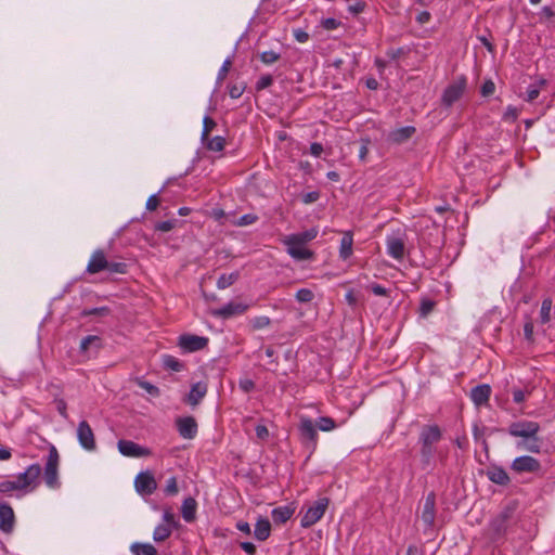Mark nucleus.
<instances>
[{
  "label": "nucleus",
  "instance_id": "f257e3e1",
  "mask_svg": "<svg viewBox=\"0 0 555 555\" xmlns=\"http://www.w3.org/2000/svg\"><path fill=\"white\" fill-rule=\"evenodd\" d=\"M539 431V423L527 420L513 422L507 428V433L511 436L521 438L516 443L517 448L532 453H539L541 450V439L538 437Z\"/></svg>",
  "mask_w": 555,
  "mask_h": 555
},
{
  "label": "nucleus",
  "instance_id": "c03bdc74",
  "mask_svg": "<svg viewBox=\"0 0 555 555\" xmlns=\"http://www.w3.org/2000/svg\"><path fill=\"white\" fill-rule=\"evenodd\" d=\"M232 66V60L231 57H228L223 64L221 65L219 72H218V75H217V85H221L222 81L225 79L230 68Z\"/></svg>",
  "mask_w": 555,
  "mask_h": 555
},
{
  "label": "nucleus",
  "instance_id": "37998d69",
  "mask_svg": "<svg viewBox=\"0 0 555 555\" xmlns=\"http://www.w3.org/2000/svg\"><path fill=\"white\" fill-rule=\"evenodd\" d=\"M259 57H260L262 63H264L267 65H270V64H273L276 61H279L280 57H281V54L279 52L273 51V50H270V51L262 52L259 55Z\"/></svg>",
  "mask_w": 555,
  "mask_h": 555
},
{
  "label": "nucleus",
  "instance_id": "cd10ccee",
  "mask_svg": "<svg viewBox=\"0 0 555 555\" xmlns=\"http://www.w3.org/2000/svg\"><path fill=\"white\" fill-rule=\"evenodd\" d=\"M271 525L267 518H259L255 525L254 535L259 541H264L270 537Z\"/></svg>",
  "mask_w": 555,
  "mask_h": 555
},
{
  "label": "nucleus",
  "instance_id": "f8f14e48",
  "mask_svg": "<svg viewBox=\"0 0 555 555\" xmlns=\"http://www.w3.org/2000/svg\"><path fill=\"white\" fill-rule=\"evenodd\" d=\"M208 344V338L197 335L184 334L179 337V347L186 352H194L204 349Z\"/></svg>",
  "mask_w": 555,
  "mask_h": 555
},
{
  "label": "nucleus",
  "instance_id": "0e129e2a",
  "mask_svg": "<svg viewBox=\"0 0 555 555\" xmlns=\"http://www.w3.org/2000/svg\"><path fill=\"white\" fill-rule=\"evenodd\" d=\"M240 388H241L244 392L248 393V392H250L251 390H254V388H255V383H254L251 379H249V378L241 379V380H240Z\"/></svg>",
  "mask_w": 555,
  "mask_h": 555
},
{
  "label": "nucleus",
  "instance_id": "3c124183",
  "mask_svg": "<svg viewBox=\"0 0 555 555\" xmlns=\"http://www.w3.org/2000/svg\"><path fill=\"white\" fill-rule=\"evenodd\" d=\"M273 83V78L271 75H262L258 81L256 82V90L261 91L263 89L269 88Z\"/></svg>",
  "mask_w": 555,
  "mask_h": 555
},
{
  "label": "nucleus",
  "instance_id": "2eb2a0df",
  "mask_svg": "<svg viewBox=\"0 0 555 555\" xmlns=\"http://www.w3.org/2000/svg\"><path fill=\"white\" fill-rule=\"evenodd\" d=\"M15 526V515L11 505L0 501V530L4 533H11Z\"/></svg>",
  "mask_w": 555,
  "mask_h": 555
},
{
  "label": "nucleus",
  "instance_id": "a211bd4d",
  "mask_svg": "<svg viewBox=\"0 0 555 555\" xmlns=\"http://www.w3.org/2000/svg\"><path fill=\"white\" fill-rule=\"evenodd\" d=\"M435 517H436V495L434 492H430L424 501L421 518L427 527H433L434 522H435Z\"/></svg>",
  "mask_w": 555,
  "mask_h": 555
},
{
  "label": "nucleus",
  "instance_id": "79ce46f5",
  "mask_svg": "<svg viewBox=\"0 0 555 555\" xmlns=\"http://www.w3.org/2000/svg\"><path fill=\"white\" fill-rule=\"evenodd\" d=\"M436 302L428 298H423L420 306V315L426 318L435 308Z\"/></svg>",
  "mask_w": 555,
  "mask_h": 555
},
{
  "label": "nucleus",
  "instance_id": "603ef678",
  "mask_svg": "<svg viewBox=\"0 0 555 555\" xmlns=\"http://www.w3.org/2000/svg\"><path fill=\"white\" fill-rule=\"evenodd\" d=\"M178 491L179 490H178V485H177V478L172 476L169 479H167L164 492L167 495H175L178 493Z\"/></svg>",
  "mask_w": 555,
  "mask_h": 555
},
{
  "label": "nucleus",
  "instance_id": "412c9836",
  "mask_svg": "<svg viewBox=\"0 0 555 555\" xmlns=\"http://www.w3.org/2000/svg\"><path fill=\"white\" fill-rule=\"evenodd\" d=\"M490 395L491 387L487 384L478 385L470 391V398L477 406L488 403Z\"/></svg>",
  "mask_w": 555,
  "mask_h": 555
},
{
  "label": "nucleus",
  "instance_id": "bf43d9fd",
  "mask_svg": "<svg viewBox=\"0 0 555 555\" xmlns=\"http://www.w3.org/2000/svg\"><path fill=\"white\" fill-rule=\"evenodd\" d=\"M495 90V85L492 80H487L482 83L481 86V94L483 96H489L491 95Z\"/></svg>",
  "mask_w": 555,
  "mask_h": 555
},
{
  "label": "nucleus",
  "instance_id": "338daca9",
  "mask_svg": "<svg viewBox=\"0 0 555 555\" xmlns=\"http://www.w3.org/2000/svg\"><path fill=\"white\" fill-rule=\"evenodd\" d=\"M540 94V89L537 86H530L527 91L526 100L528 102L534 101Z\"/></svg>",
  "mask_w": 555,
  "mask_h": 555
},
{
  "label": "nucleus",
  "instance_id": "39448f33",
  "mask_svg": "<svg viewBox=\"0 0 555 555\" xmlns=\"http://www.w3.org/2000/svg\"><path fill=\"white\" fill-rule=\"evenodd\" d=\"M41 466L39 464H31L24 473L17 475L14 482L17 483L22 492H27L28 488L33 490L37 486V480L41 474Z\"/></svg>",
  "mask_w": 555,
  "mask_h": 555
},
{
  "label": "nucleus",
  "instance_id": "13d9d810",
  "mask_svg": "<svg viewBox=\"0 0 555 555\" xmlns=\"http://www.w3.org/2000/svg\"><path fill=\"white\" fill-rule=\"evenodd\" d=\"M321 24L324 29L334 30V29L338 28V26L340 25V22L337 21L336 18L328 17V18L323 20Z\"/></svg>",
  "mask_w": 555,
  "mask_h": 555
},
{
  "label": "nucleus",
  "instance_id": "680f3d73",
  "mask_svg": "<svg viewBox=\"0 0 555 555\" xmlns=\"http://www.w3.org/2000/svg\"><path fill=\"white\" fill-rule=\"evenodd\" d=\"M293 34L295 39L300 43L307 42L309 39V34L301 28L294 29Z\"/></svg>",
  "mask_w": 555,
  "mask_h": 555
},
{
  "label": "nucleus",
  "instance_id": "09e8293b",
  "mask_svg": "<svg viewBox=\"0 0 555 555\" xmlns=\"http://www.w3.org/2000/svg\"><path fill=\"white\" fill-rule=\"evenodd\" d=\"M270 323H271L270 318L266 317V315L256 317L251 320V326L254 330L264 328V327L269 326Z\"/></svg>",
  "mask_w": 555,
  "mask_h": 555
},
{
  "label": "nucleus",
  "instance_id": "58836bf2",
  "mask_svg": "<svg viewBox=\"0 0 555 555\" xmlns=\"http://www.w3.org/2000/svg\"><path fill=\"white\" fill-rule=\"evenodd\" d=\"M203 131H202V141L208 140L209 133L214 130V128L217 126L216 121L209 117L205 116L203 120Z\"/></svg>",
  "mask_w": 555,
  "mask_h": 555
},
{
  "label": "nucleus",
  "instance_id": "de8ad7c7",
  "mask_svg": "<svg viewBox=\"0 0 555 555\" xmlns=\"http://www.w3.org/2000/svg\"><path fill=\"white\" fill-rule=\"evenodd\" d=\"M13 491L22 492L14 480H4L0 482V493L8 494Z\"/></svg>",
  "mask_w": 555,
  "mask_h": 555
},
{
  "label": "nucleus",
  "instance_id": "a19ab883",
  "mask_svg": "<svg viewBox=\"0 0 555 555\" xmlns=\"http://www.w3.org/2000/svg\"><path fill=\"white\" fill-rule=\"evenodd\" d=\"M295 298L299 302H310L314 299V294L309 288H300L297 291Z\"/></svg>",
  "mask_w": 555,
  "mask_h": 555
},
{
  "label": "nucleus",
  "instance_id": "7c9ffc66",
  "mask_svg": "<svg viewBox=\"0 0 555 555\" xmlns=\"http://www.w3.org/2000/svg\"><path fill=\"white\" fill-rule=\"evenodd\" d=\"M240 279V272L234 271L230 274H221L217 281V287L219 289H225L233 285Z\"/></svg>",
  "mask_w": 555,
  "mask_h": 555
},
{
  "label": "nucleus",
  "instance_id": "f704fd0d",
  "mask_svg": "<svg viewBox=\"0 0 555 555\" xmlns=\"http://www.w3.org/2000/svg\"><path fill=\"white\" fill-rule=\"evenodd\" d=\"M163 364L166 369L175 372H180L183 369V363L176 357L169 354L163 357Z\"/></svg>",
  "mask_w": 555,
  "mask_h": 555
},
{
  "label": "nucleus",
  "instance_id": "423d86ee",
  "mask_svg": "<svg viewBox=\"0 0 555 555\" xmlns=\"http://www.w3.org/2000/svg\"><path fill=\"white\" fill-rule=\"evenodd\" d=\"M466 88L465 77H459L452 83H450L443 91L441 102L446 107L452 106L456 101L461 99Z\"/></svg>",
  "mask_w": 555,
  "mask_h": 555
},
{
  "label": "nucleus",
  "instance_id": "a878e982",
  "mask_svg": "<svg viewBox=\"0 0 555 555\" xmlns=\"http://www.w3.org/2000/svg\"><path fill=\"white\" fill-rule=\"evenodd\" d=\"M197 503L193 498H186L182 502L181 515L186 522H192L196 518Z\"/></svg>",
  "mask_w": 555,
  "mask_h": 555
},
{
  "label": "nucleus",
  "instance_id": "774afa93",
  "mask_svg": "<svg viewBox=\"0 0 555 555\" xmlns=\"http://www.w3.org/2000/svg\"><path fill=\"white\" fill-rule=\"evenodd\" d=\"M159 205V198L156 194L151 195L146 202L147 210H155Z\"/></svg>",
  "mask_w": 555,
  "mask_h": 555
},
{
  "label": "nucleus",
  "instance_id": "393cba45",
  "mask_svg": "<svg viewBox=\"0 0 555 555\" xmlns=\"http://www.w3.org/2000/svg\"><path fill=\"white\" fill-rule=\"evenodd\" d=\"M416 129L412 126L401 127L399 129L392 130L389 133V140L393 143L401 144L408 141L414 133Z\"/></svg>",
  "mask_w": 555,
  "mask_h": 555
},
{
  "label": "nucleus",
  "instance_id": "5701e85b",
  "mask_svg": "<svg viewBox=\"0 0 555 555\" xmlns=\"http://www.w3.org/2000/svg\"><path fill=\"white\" fill-rule=\"evenodd\" d=\"M487 477L492 482L500 485V486H506L509 483L511 479L505 472V469L501 466H492L487 470Z\"/></svg>",
  "mask_w": 555,
  "mask_h": 555
},
{
  "label": "nucleus",
  "instance_id": "c756f323",
  "mask_svg": "<svg viewBox=\"0 0 555 555\" xmlns=\"http://www.w3.org/2000/svg\"><path fill=\"white\" fill-rule=\"evenodd\" d=\"M353 237L351 232H346L340 240L339 257L347 260L352 255Z\"/></svg>",
  "mask_w": 555,
  "mask_h": 555
},
{
  "label": "nucleus",
  "instance_id": "9d476101",
  "mask_svg": "<svg viewBox=\"0 0 555 555\" xmlns=\"http://www.w3.org/2000/svg\"><path fill=\"white\" fill-rule=\"evenodd\" d=\"M77 438L80 446L88 450L93 451L96 448L95 438L92 428L87 421H81L77 427Z\"/></svg>",
  "mask_w": 555,
  "mask_h": 555
},
{
  "label": "nucleus",
  "instance_id": "aec40b11",
  "mask_svg": "<svg viewBox=\"0 0 555 555\" xmlns=\"http://www.w3.org/2000/svg\"><path fill=\"white\" fill-rule=\"evenodd\" d=\"M508 519L509 513L507 511L502 512L495 518L492 519L490 524L492 539L496 540L506 532Z\"/></svg>",
  "mask_w": 555,
  "mask_h": 555
},
{
  "label": "nucleus",
  "instance_id": "bb28decb",
  "mask_svg": "<svg viewBox=\"0 0 555 555\" xmlns=\"http://www.w3.org/2000/svg\"><path fill=\"white\" fill-rule=\"evenodd\" d=\"M102 348V338L98 335H88L80 341L79 350L87 353L90 350L98 351Z\"/></svg>",
  "mask_w": 555,
  "mask_h": 555
},
{
  "label": "nucleus",
  "instance_id": "473e14b6",
  "mask_svg": "<svg viewBox=\"0 0 555 555\" xmlns=\"http://www.w3.org/2000/svg\"><path fill=\"white\" fill-rule=\"evenodd\" d=\"M134 555H157L156 548L149 543H134L131 545Z\"/></svg>",
  "mask_w": 555,
  "mask_h": 555
},
{
  "label": "nucleus",
  "instance_id": "864d4df0",
  "mask_svg": "<svg viewBox=\"0 0 555 555\" xmlns=\"http://www.w3.org/2000/svg\"><path fill=\"white\" fill-rule=\"evenodd\" d=\"M531 391L526 389V390H522V389H513L512 390V396H513V401L515 403H521L526 400V396L529 395Z\"/></svg>",
  "mask_w": 555,
  "mask_h": 555
},
{
  "label": "nucleus",
  "instance_id": "ddd939ff",
  "mask_svg": "<svg viewBox=\"0 0 555 555\" xmlns=\"http://www.w3.org/2000/svg\"><path fill=\"white\" fill-rule=\"evenodd\" d=\"M118 451L125 455L130 457H144L151 455V450L140 444L131 441L121 439L117 443Z\"/></svg>",
  "mask_w": 555,
  "mask_h": 555
},
{
  "label": "nucleus",
  "instance_id": "5fc2aeb1",
  "mask_svg": "<svg viewBox=\"0 0 555 555\" xmlns=\"http://www.w3.org/2000/svg\"><path fill=\"white\" fill-rule=\"evenodd\" d=\"M258 220V217L253 214H246L240 217L237 221V225L245 227L255 223Z\"/></svg>",
  "mask_w": 555,
  "mask_h": 555
},
{
  "label": "nucleus",
  "instance_id": "9b49d317",
  "mask_svg": "<svg viewBox=\"0 0 555 555\" xmlns=\"http://www.w3.org/2000/svg\"><path fill=\"white\" fill-rule=\"evenodd\" d=\"M511 468L518 474L537 473L541 469V464L532 456L522 455L513 461Z\"/></svg>",
  "mask_w": 555,
  "mask_h": 555
},
{
  "label": "nucleus",
  "instance_id": "69168bd1",
  "mask_svg": "<svg viewBox=\"0 0 555 555\" xmlns=\"http://www.w3.org/2000/svg\"><path fill=\"white\" fill-rule=\"evenodd\" d=\"M319 198H320V193L317 191H312V192H308V193L304 194L302 202L305 204H311V203L317 202Z\"/></svg>",
  "mask_w": 555,
  "mask_h": 555
},
{
  "label": "nucleus",
  "instance_id": "a18cd8bd",
  "mask_svg": "<svg viewBox=\"0 0 555 555\" xmlns=\"http://www.w3.org/2000/svg\"><path fill=\"white\" fill-rule=\"evenodd\" d=\"M137 385L144 389L147 393H150L151 396H154V397H158L159 396V389L158 387H156L155 385L146 382V380H143V379H140L138 378L137 379Z\"/></svg>",
  "mask_w": 555,
  "mask_h": 555
},
{
  "label": "nucleus",
  "instance_id": "e433bc0d",
  "mask_svg": "<svg viewBox=\"0 0 555 555\" xmlns=\"http://www.w3.org/2000/svg\"><path fill=\"white\" fill-rule=\"evenodd\" d=\"M485 434H486V427L480 426L477 423H475L473 425V436H474V439L477 442H481V444L483 446L485 449H488V442L485 439Z\"/></svg>",
  "mask_w": 555,
  "mask_h": 555
},
{
  "label": "nucleus",
  "instance_id": "052dcab7",
  "mask_svg": "<svg viewBox=\"0 0 555 555\" xmlns=\"http://www.w3.org/2000/svg\"><path fill=\"white\" fill-rule=\"evenodd\" d=\"M55 405H56V410L57 412L64 417V418H67L68 417V414H67V404L65 402L64 399H56L55 400Z\"/></svg>",
  "mask_w": 555,
  "mask_h": 555
},
{
  "label": "nucleus",
  "instance_id": "6e6552de",
  "mask_svg": "<svg viewBox=\"0 0 555 555\" xmlns=\"http://www.w3.org/2000/svg\"><path fill=\"white\" fill-rule=\"evenodd\" d=\"M387 254L396 259L402 260L405 255V234L397 233L386 237Z\"/></svg>",
  "mask_w": 555,
  "mask_h": 555
},
{
  "label": "nucleus",
  "instance_id": "49530a36",
  "mask_svg": "<svg viewBox=\"0 0 555 555\" xmlns=\"http://www.w3.org/2000/svg\"><path fill=\"white\" fill-rule=\"evenodd\" d=\"M177 219L159 221L155 224V230L159 232H169L177 227Z\"/></svg>",
  "mask_w": 555,
  "mask_h": 555
},
{
  "label": "nucleus",
  "instance_id": "4468645a",
  "mask_svg": "<svg viewBox=\"0 0 555 555\" xmlns=\"http://www.w3.org/2000/svg\"><path fill=\"white\" fill-rule=\"evenodd\" d=\"M134 486L140 494L150 495L156 490L157 482L152 473L141 472L135 477Z\"/></svg>",
  "mask_w": 555,
  "mask_h": 555
},
{
  "label": "nucleus",
  "instance_id": "c9c22d12",
  "mask_svg": "<svg viewBox=\"0 0 555 555\" xmlns=\"http://www.w3.org/2000/svg\"><path fill=\"white\" fill-rule=\"evenodd\" d=\"M552 306H553V302H552L551 298L547 297V298L543 299L542 305H541V310H540L541 323L545 324V323L550 322Z\"/></svg>",
  "mask_w": 555,
  "mask_h": 555
},
{
  "label": "nucleus",
  "instance_id": "ea45409f",
  "mask_svg": "<svg viewBox=\"0 0 555 555\" xmlns=\"http://www.w3.org/2000/svg\"><path fill=\"white\" fill-rule=\"evenodd\" d=\"M111 312L108 307H99V308H92V309H83L80 312V315L86 318L90 315H99V317H106Z\"/></svg>",
  "mask_w": 555,
  "mask_h": 555
},
{
  "label": "nucleus",
  "instance_id": "2f4dec72",
  "mask_svg": "<svg viewBox=\"0 0 555 555\" xmlns=\"http://www.w3.org/2000/svg\"><path fill=\"white\" fill-rule=\"evenodd\" d=\"M207 150L212 152H221L225 146V139L221 135H217L214 138H209L206 141H203Z\"/></svg>",
  "mask_w": 555,
  "mask_h": 555
},
{
  "label": "nucleus",
  "instance_id": "4c0bfd02",
  "mask_svg": "<svg viewBox=\"0 0 555 555\" xmlns=\"http://www.w3.org/2000/svg\"><path fill=\"white\" fill-rule=\"evenodd\" d=\"M314 425L322 431H330L336 427L335 421L328 416L319 417Z\"/></svg>",
  "mask_w": 555,
  "mask_h": 555
},
{
  "label": "nucleus",
  "instance_id": "dca6fc26",
  "mask_svg": "<svg viewBox=\"0 0 555 555\" xmlns=\"http://www.w3.org/2000/svg\"><path fill=\"white\" fill-rule=\"evenodd\" d=\"M176 425L179 435L184 439H193L197 434V423L192 416L179 417Z\"/></svg>",
  "mask_w": 555,
  "mask_h": 555
},
{
  "label": "nucleus",
  "instance_id": "6ab92c4d",
  "mask_svg": "<svg viewBox=\"0 0 555 555\" xmlns=\"http://www.w3.org/2000/svg\"><path fill=\"white\" fill-rule=\"evenodd\" d=\"M283 243L287 247V253L292 258L296 260H308L313 258V251L304 247L302 244L291 243L288 236L283 240Z\"/></svg>",
  "mask_w": 555,
  "mask_h": 555
},
{
  "label": "nucleus",
  "instance_id": "b1692460",
  "mask_svg": "<svg viewBox=\"0 0 555 555\" xmlns=\"http://www.w3.org/2000/svg\"><path fill=\"white\" fill-rule=\"evenodd\" d=\"M295 509L296 508L293 505H285L273 508L271 512L272 519L275 524H285L293 516Z\"/></svg>",
  "mask_w": 555,
  "mask_h": 555
},
{
  "label": "nucleus",
  "instance_id": "1a4fd4ad",
  "mask_svg": "<svg viewBox=\"0 0 555 555\" xmlns=\"http://www.w3.org/2000/svg\"><path fill=\"white\" fill-rule=\"evenodd\" d=\"M248 309V305L240 301H230L221 308L211 310V314L220 319H230L236 315L245 313Z\"/></svg>",
  "mask_w": 555,
  "mask_h": 555
},
{
  "label": "nucleus",
  "instance_id": "7ed1b4c3",
  "mask_svg": "<svg viewBox=\"0 0 555 555\" xmlns=\"http://www.w3.org/2000/svg\"><path fill=\"white\" fill-rule=\"evenodd\" d=\"M60 455L56 448L54 446H50L47 463L44 466L43 478L46 485L51 489H56L60 486L57 473Z\"/></svg>",
  "mask_w": 555,
  "mask_h": 555
},
{
  "label": "nucleus",
  "instance_id": "c85d7f7f",
  "mask_svg": "<svg viewBox=\"0 0 555 555\" xmlns=\"http://www.w3.org/2000/svg\"><path fill=\"white\" fill-rule=\"evenodd\" d=\"M318 233H319L318 229L311 228V229L306 230L304 232L291 234V235H287V236L289 237V242L291 243L305 245L306 243L314 240L317 237Z\"/></svg>",
  "mask_w": 555,
  "mask_h": 555
},
{
  "label": "nucleus",
  "instance_id": "8fccbe9b",
  "mask_svg": "<svg viewBox=\"0 0 555 555\" xmlns=\"http://www.w3.org/2000/svg\"><path fill=\"white\" fill-rule=\"evenodd\" d=\"M105 270L111 273L124 274L127 272V264L125 262L108 261V267Z\"/></svg>",
  "mask_w": 555,
  "mask_h": 555
},
{
  "label": "nucleus",
  "instance_id": "4d7b16f0",
  "mask_svg": "<svg viewBox=\"0 0 555 555\" xmlns=\"http://www.w3.org/2000/svg\"><path fill=\"white\" fill-rule=\"evenodd\" d=\"M256 436L260 441H267L269 438V429L264 425H257L256 428Z\"/></svg>",
  "mask_w": 555,
  "mask_h": 555
},
{
  "label": "nucleus",
  "instance_id": "e2e57ef3",
  "mask_svg": "<svg viewBox=\"0 0 555 555\" xmlns=\"http://www.w3.org/2000/svg\"><path fill=\"white\" fill-rule=\"evenodd\" d=\"M370 289L376 296H388L389 295V291L387 288H385L384 286L376 284V283L372 284L370 286Z\"/></svg>",
  "mask_w": 555,
  "mask_h": 555
},
{
  "label": "nucleus",
  "instance_id": "20e7f679",
  "mask_svg": "<svg viewBox=\"0 0 555 555\" xmlns=\"http://www.w3.org/2000/svg\"><path fill=\"white\" fill-rule=\"evenodd\" d=\"M330 500L327 498L319 499L313 506H310L302 515L300 525L302 528H309L317 524L324 515Z\"/></svg>",
  "mask_w": 555,
  "mask_h": 555
},
{
  "label": "nucleus",
  "instance_id": "f03ea898",
  "mask_svg": "<svg viewBox=\"0 0 555 555\" xmlns=\"http://www.w3.org/2000/svg\"><path fill=\"white\" fill-rule=\"evenodd\" d=\"M442 433L438 425H426L420 434L421 461L427 466L430 464L436 452L435 444L440 441Z\"/></svg>",
  "mask_w": 555,
  "mask_h": 555
},
{
  "label": "nucleus",
  "instance_id": "f3484780",
  "mask_svg": "<svg viewBox=\"0 0 555 555\" xmlns=\"http://www.w3.org/2000/svg\"><path fill=\"white\" fill-rule=\"evenodd\" d=\"M108 267V260L102 249H96L90 257L86 271L89 274H95L104 271Z\"/></svg>",
  "mask_w": 555,
  "mask_h": 555
},
{
  "label": "nucleus",
  "instance_id": "0eeeda50",
  "mask_svg": "<svg viewBox=\"0 0 555 555\" xmlns=\"http://www.w3.org/2000/svg\"><path fill=\"white\" fill-rule=\"evenodd\" d=\"M301 442L311 450H314L318 442L317 426L310 418H301L298 426Z\"/></svg>",
  "mask_w": 555,
  "mask_h": 555
},
{
  "label": "nucleus",
  "instance_id": "6e6d98bb",
  "mask_svg": "<svg viewBox=\"0 0 555 555\" xmlns=\"http://www.w3.org/2000/svg\"><path fill=\"white\" fill-rule=\"evenodd\" d=\"M244 90H245L244 85H231L229 87V95L232 99H238L243 94Z\"/></svg>",
  "mask_w": 555,
  "mask_h": 555
},
{
  "label": "nucleus",
  "instance_id": "72a5a7b5",
  "mask_svg": "<svg viewBox=\"0 0 555 555\" xmlns=\"http://www.w3.org/2000/svg\"><path fill=\"white\" fill-rule=\"evenodd\" d=\"M171 531L172 528L169 525L160 524L155 528L153 539L156 542H163L170 537Z\"/></svg>",
  "mask_w": 555,
  "mask_h": 555
},
{
  "label": "nucleus",
  "instance_id": "4be33fe9",
  "mask_svg": "<svg viewBox=\"0 0 555 555\" xmlns=\"http://www.w3.org/2000/svg\"><path fill=\"white\" fill-rule=\"evenodd\" d=\"M207 393V385L205 383H196L192 385L186 396L185 402L192 406H196Z\"/></svg>",
  "mask_w": 555,
  "mask_h": 555
}]
</instances>
